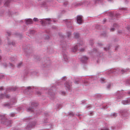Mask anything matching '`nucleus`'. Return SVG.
Listing matches in <instances>:
<instances>
[{
  "mask_svg": "<svg viewBox=\"0 0 130 130\" xmlns=\"http://www.w3.org/2000/svg\"><path fill=\"white\" fill-rule=\"evenodd\" d=\"M77 22L79 24H81L82 22V19L81 16L78 15L77 17Z\"/></svg>",
  "mask_w": 130,
  "mask_h": 130,
  "instance_id": "f257e3e1",
  "label": "nucleus"
},
{
  "mask_svg": "<svg viewBox=\"0 0 130 130\" xmlns=\"http://www.w3.org/2000/svg\"><path fill=\"white\" fill-rule=\"evenodd\" d=\"M51 21L50 19H46L45 20V21L43 20V21L41 20L40 22H41L42 24L44 23L45 24L46 23V24L48 23L49 24L50 23Z\"/></svg>",
  "mask_w": 130,
  "mask_h": 130,
  "instance_id": "f03ea898",
  "label": "nucleus"
},
{
  "mask_svg": "<svg viewBox=\"0 0 130 130\" xmlns=\"http://www.w3.org/2000/svg\"><path fill=\"white\" fill-rule=\"evenodd\" d=\"M33 22L32 20L30 19H28L26 20V23L27 24H32Z\"/></svg>",
  "mask_w": 130,
  "mask_h": 130,
  "instance_id": "7ed1b4c3",
  "label": "nucleus"
},
{
  "mask_svg": "<svg viewBox=\"0 0 130 130\" xmlns=\"http://www.w3.org/2000/svg\"><path fill=\"white\" fill-rule=\"evenodd\" d=\"M78 47L77 45H76L71 49V51L72 52H75L77 51Z\"/></svg>",
  "mask_w": 130,
  "mask_h": 130,
  "instance_id": "20e7f679",
  "label": "nucleus"
},
{
  "mask_svg": "<svg viewBox=\"0 0 130 130\" xmlns=\"http://www.w3.org/2000/svg\"><path fill=\"white\" fill-rule=\"evenodd\" d=\"M130 102V99H129L127 101H123L122 102V103L124 105H126Z\"/></svg>",
  "mask_w": 130,
  "mask_h": 130,
  "instance_id": "39448f33",
  "label": "nucleus"
},
{
  "mask_svg": "<svg viewBox=\"0 0 130 130\" xmlns=\"http://www.w3.org/2000/svg\"><path fill=\"white\" fill-rule=\"evenodd\" d=\"M9 97V96L8 95H6V94H1L0 95V98L2 99L5 98H8Z\"/></svg>",
  "mask_w": 130,
  "mask_h": 130,
  "instance_id": "423d86ee",
  "label": "nucleus"
},
{
  "mask_svg": "<svg viewBox=\"0 0 130 130\" xmlns=\"http://www.w3.org/2000/svg\"><path fill=\"white\" fill-rule=\"evenodd\" d=\"M63 57L64 59L66 61H67L69 60V57H68L67 56L66 54H64L63 55Z\"/></svg>",
  "mask_w": 130,
  "mask_h": 130,
  "instance_id": "0eeeda50",
  "label": "nucleus"
},
{
  "mask_svg": "<svg viewBox=\"0 0 130 130\" xmlns=\"http://www.w3.org/2000/svg\"><path fill=\"white\" fill-rule=\"evenodd\" d=\"M17 89L16 87H10L8 88L7 90L10 91H14Z\"/></svg>",
  "mask_w": 130,
  "mask_h": 130,
  "instance_id": "6e6552de",
  "label": "nucleus"
},
{
  "mask_svg": "<svg viewBox=\"0 0 130 130\" xmlns=\"http://www.w3.org/2000/svg\"><path fill=\"white\" fill-rule=\"evenodd\" d=\"M66 85L65 86L66 87L68 90H70V87L71 85L70 84H68V83H67L66 84Z\"/></svg>",
  "mask_w": 130,
  "mask_h": 130,
  "instance_id": "1a4fd4ad",
  "label": "nucleus"
},
{
  "mask_svg": "<svg viewBox=\"0 0 130 130\" xmlns=\"http://www.w3.org/2000/svg\"><path fill=\"white\" fill-rule=\"evenodd\" d=\"M38 104L37 103H35V102H32V103L31 105L32 107L36 106H38Z\"/></svg>",
  "mask_w": 130,
  "mask_h": 130,
  "instance_id": "9d476101",
  "label": "nucleus"
},
{
  "mask_svg": "<svg viewBox=\"0 0 130 130\" xmlns=\"http://www.w3.org/2000/svg\"><path fill=\"white\" fill-rule=\"evenodd\" d=\"M74 35L75 37L76 38H77L79 37V34L78 33H75Z\"/></svg>",
  "mask_w": 130,
  "mask_h": 130,
  "instance_id": "9b49d317",
  "label": "nucleus"
},
{
  "mask_svg": "<svg viewBox=\"0 0 130 130\" xmlns=\"http://www.w3.org/2000/svg\"><path fill=\"white\" fill-rule=\"evenodd\" d=\"M9 0L7 1L6 2H5L4 5L5 6H8L9 5Z\"/></svg>",
  "mask_w": 130,
  "mask_h": 130,
  "instance_id": "f8f14e48",
  "label": "nucleus"
},
{
  "mask_svg": "<svg viewBox=\"0 0 130 130\" xmlns=\"http://www.w3.org/2000/svg\"><path fill=\"white\" fill-rule=\"evenodd\" d=\"M88 59V57L86 56H84L82 58V60H87Z\"/></svg>",
  "mask_w": 130,
  "mask_h": 130,
  "instance_id": "ddd939ff",
  "label": "nucleus"
},
{
  "mask_svg": "<svg viewBox=\"0 0 130 130\" xmlns=\"http://www.w3.org/2000/svg\"><path fill=\"white\" fill-rule=\"evenodd\" d=\"M27 110L28 111H33V110L32 109V108L30 107L29 108H28L27 109Z\"/></svg>",
  "mask_w": 130,
  "mask_h": 130,
  "instance_id": "4468645a",
  "label": "nucleus"
},
{
  "mask_svg": "<svg viewBox=\"0 0 130 130\" xmlns=\"http://www.w3.org/2000/svg\"><path fill=\"white\" fill-rule=\"evenodd\" d=\"M105 79H104V78H102L101 79V82L102 83H104L105 81Z\"/></svg>",
  "mask_w": 130,
  "mask_h": 130,
  "instance_id": "2eb2a0df",
  "label": "nucleus"
},
{
  "mask_svg": "<svg viewBox=\"0 0 130 130\" xmlns=\"http://www.w3.org/2000/svg\"><path fill=\"white\" fill-rule=\"evenodd\" d=\"M22 64V63L21 62L19 63L17 65V67L18 68H19L21 66Z\"/></svg>",
  "mask_w": 130,
  "mask_h": 130,
  "instance_id": "dca6fc26",
  "label": "nucleus"
},
{
  "mask_svg": "<svg viewBox=\"0 0 130 130\" xmlns=\"http://www.w3.org/2000/svg\"><path fill=\"white\" fill-rule=\"evenodd\" d=\"M34 21H38V19L37 18H34Z\"/></svg>",
  "mask_w": 130,
  "mask_h": 130,
  "instance_id": "f3484780",
  "label": "nucleus"
},
{
  "mask_svg": "<svg viewBox=\"0 0 130 130\" xmlns=\"http://www.w3.org/2000/svg\"><path fill=\"white\" fill-rule=\"evenodd\" d=\"M71 35V33L70 32H68L67 33V35L68 37H69Z\"/></svg>",
  "mask_w": 130,
  "mask_h": 130,
  "instance_id": "a211bd4d",
  "label": "nucleus"
},
{
  "mask_svg": "<svg viewBox=\"0 0 130 130\" xmlns=\"http://www.w3.org/2000/svg\"><path fill=\"white\" fill-rule=\"evenodd\" d=\"M101 130H108V129L107 128H104L103 129H102Z\"/></svg>",
  "mask_w": 130,
  "mask_h": 130,
  "instance_id": "6ab92c4d",
  "label": "nucleus"
},
{
  "mask_svg": "<svg viewBox=\"0 0 130 130\" xmlns=\"http://www.w3.org/2000/svg\"><path fill=\"white\" fill-rule=\"evenodd\" d=\"M0 117H1V118H2L1 119H2V120H3L5 118H4L5 117L4 116H1L0 115Z\"/></svg>",
  "mask_w": 130,
  "mask_h": 130,
  "instance_id": "aec40b11",
  "label": "nucleus"
},
{
  "mask_svg": "<svg viewBox=\"0 0 130 130\" xmlns=\"http://www.w3.org/2000/svg\"><path fill=\"white\" fill-rule=\"evenodd\" d=\"M113 115L114 116H116L117 115V113H115L113 114Z\"/></svg>",
  "mask_w": 130,
  "mask_h": 130,
  "instance_id": "412c9836",
  "label": "nucleus"
},
{
  "mask_svg": "<svg viewBox=\"0 0 130 130\" xmlns=\"http://www.w3.org/2000/svg\"><path fill=\"white\" fill-rule=\"evenodd\" d=\"M115 30V28H112L110 29V31H113Z\"/></svg>",
  "mask_w": 130,
  "mask_h": 130,
  "instance_id": "4be33fe9",
  "label": "nucleus"
},
{
  "mask_svg": "<svg viewBox=\"0 0 130 130\" xmlns=\"http://www.w3.org/2000/svg\"><path fill=\"white\" fill-rule=\"evenodd\" d=\"M84 49H80V51L81 52H82L84 50Z\"/></svg>",
  "mask_w": 130,
  "mask_h": 130,
  "instance_id": "5701e85b",
  "label": "nucleus"
},
{
  "mask_svg": "<svg viewBox=\"0 0 130 130\" xmlns=\"http://www.w3.org/2000/svg\"><path fill=\"white\" fill-rule=\"evenodd\" d=\"M49 38V37L47 35L46 36V39H48Z\"/></svg>",
  "mask_w": 130,
  "mask_h": 130,
  "instance_id": "b1692460",
  "label": "nucleus"
},
{
  "mask_svg": "<svg viewBox=\"0 0 130 130\" xmlns=\"http://www.w3.org/2000/svg\"><path fill=\"white\" fill-rule=\"evenodd\" d=\"M3 89V87H0V90H2Z\"/></svg>",
  "mask_w": 130,
  "mask_h": 130,
  "instance_id": "393cba45",
  "label": "nucleus"
},
{
  "mask_svg": "<svg viewBox=\"0 0 130 130\" xmlns=\"http://www.w3.org/2000/svg\"><path fill=\"white\" fill-rule=\"evenodd\" d=\"M75 84H78V81H75Z\"/></svg>",
  "mask_w": 130,
  "mask_h": 130,
  "instance_id": "a878e982",
  "label": "nucleus"
},
{
  "mask_svg": "<svg viewBox=\"0 0 130 130\" xmlns=\"http://www.w3.org/2000/svg\"><path fill=\"white\" fill-rule=\"evenodd\" d=\"M110 86V85L109 84V85H108V88H109V87Z\"/></svg>",
  "mask_w": 130,
  "mask_h": 130,
  "instance_id": "bb28decb",
  "label": "nucleus"
},
{
  "mask_svg": "<svg viewBox=\"0 0 130 130\" xmlns=\"http://www.w3.org/2000/svg\"><path fill=\"white\" fill-rule=\"evenodd\" d=\"M115 128V127H114V126H113V127H111V128H112V129H113Z\"/></svg>",
  "mask_w": 130,
  "mask_h": 130,
  "instance_id": "cd10ccee",
  "label": "nucleus"
},
{
  "mask_svg": "<svg viewBox=\"0 0 130 130\" xmlns=\"http://www.w3.org/2000/svg\"><path fill=\"white\" fill-rule=\"evenodd\" d=\"M121 32H121V31H118V32L119 33H121Z\"/></svg>",
  "mask_w": 130,
  "mask_h": 130,
  "instance_id": "c85d7f7f",
  "label": "nucleus"
},
{
  "mask_svg": "<svg viewBox=\"0 0 130 130\" xmlns=\"http://www.w3.org/2000/svg\"><path fill=\"white\" fill-rule=\"evenodd\" d=\"M116 24H114L113 25V26H116Z\"/></svg>",
  "mask_w": 130,
  "mask_h": 130,
  "instance_id": "c756f323",
  "label": "nucleus"
},
{
  "mask_svg": "<svg viewBox=\"0 0 130 130\" xmlns=\"http://www.w3.org/2000/svg\"><path fill=\"white\" fill-rule=\"evenodd\" d=\"M14 114H13L12 115V117H13L14 116Z\"/></svg>",
  "mask_w": 130,
  "mask_h": 130,
  "instance_id": "7c9ffc66",
  "label": "nucleus"
},
{
  "mask_svg": "<svg viewBox=\"0 0 130 130\" xmlns=\"http://www.w3.org/2000/svg\"><path fill=\"white\" fill-rule=\"evenodd\" d=\"M62 93H63L64 94H65V93L64 92H63Z\"/></svg>",
  "mask_w": 130,
  "mask_h": 130,
  "instance_id": "2f4dec72",
  "label": "nucleus"
},
{
  "mask_svg": "<svg viewBox=\"0 0 130 130\" xmlns=\"http://www.w3.org/2000/svg\"><path fill=\"white\" fill-rule=\"evenodd\" d=\"M11 66H12V67H13V65H12V64H11Z\"/></svg>",
  "mask_w": 130,
  "mask_h": 130,
  "instance_id": "473e14b6",
  "label": "nucleus"
},
{
  "mask_svg": "<svg viewBox=\"0 0 130 130\" xmlns=\"http://www.w3.org/2000/svg\"><path fill=\"white\" fill-rule=\"evenodd\" d=\"M1 57L0 56V60L1 59Z\"/></svg>",
  "mask_w": 130,
  "mask_h": 130,
  "instance_id": "72a5a7b5",
  "label": "nucleus"
},
{
  "mask_svg": "<svg viewBox=\"0 0 130 130\" xmlns=\"http://www.w3.org/2000/svg\"><path fill=\"white\" fill-rule=\"evenodd\" d=\"M90 42H91V43H92V41H90Z\"/></svg>",
  "mask_w": 130,
  "mask_h": 130,
  "instance_id": "f704fd0d",
  "label": "nucleus"
},
{
  "mask_svg": "<svg viewBox=\"0 0 130 130\" xmlns=\"http://www.w3.org/2000/svg\"><path fill=\"white\" fill-rule=\"evenodd\" d=\"M128 94H130V92H129L128 93Z\"/></svg>",
  "mask_w": 130,
  "mask_h": 130,
  "instance_id": "c9c22d12",
  "label": "nucleus"
},
{
  "mask_svg": "<svg viewBox=\"0 0 130 130\" xmlns=\"http://www.w3.org/2000/svg\"><path fill=\"white\" fill-rule=\"evenodd\" d=\"M96 1H98V0H96Z\"/></svg>",
  "mask_w": 130,
  "mask_h": 130,
  "instance_id": "e433bc0d",
  "label": "nucleus"
},
{
  "mask_svg": "<svg viewBox=\"0 0 130 130\" xmlns=\"http://www.w3.org/2000/svg\"><path fill=\"white\" fill-rule=\"evenodd\" d=\"M123 71V70H122V71Z\"/></svg>",
  "mask_w": 130,
  "mask_h": 130,
  "instance_id": "4c0bfd02",
  "label": "nucleus"
}]
</instances>
